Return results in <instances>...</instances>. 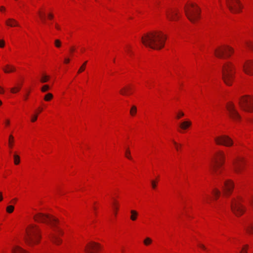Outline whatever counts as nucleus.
Wrapping results in <instances>:
<instances>
[{"label":"nucleus","instance_id":"1","mask_svg":"<svg viewBox=\"0 0 253 253\" xmlns=\"http://www.w3.org/2000/svg\"><path fill=\"white\" fill-rule=\"evenodd\" d=\"M167 37L161 31H152L144 34L141 42L146 47L160 50L165 46Z\"/></svg>","mask_w":253,"mask_h":253},{"label":"nucleus","instance_id":"2","mask_svg":"<svg viewBox=\"0 0 253 253\" xmlns=\"http://www.w3.org/2000/svg\"><path fill=\"white\" fill-rule=\"evenodd\" d=\"M40 239V230L39 227L34 224L29 225L26 229L25 237L26 243L29 246H32L38 243Z\"/></svg>","mask_w":253,"mask_h":253},{"label":"nucleus","instance_id":"3","mask_svg":"<svg viewBox=\"0 0 253 253\" xmlns=\"http://www.w3.org/2000/svg\"><path fill=\"white\" fill-rule=\"evenodd\" d=\"M34 219L36 221L49 224L53 228V230L57 233L61 234L63 233L62 230L57 226L59 220L54 216L39 212L34 215Z\"/></svg>","mask_w":253,"mask_h":253},{"label":"nucleus","instance_id":"4","mask_svg":"<svg viewBox=\"0 0 253 253\" xmlns=\"http://www.w3.org/2000/svg\"><path fill=\"white\" fill-rule=\"evenodd\" d=\"M235 67L231 62L225 63L222 67V77L224 83L231 85L234 79Z\"/></svg>","mask_w":253,"mask_h":253},{"label":"nucleus","instance_id":"5","mask_svg":"<svg viewBox=\"0 0 253 253\" xmlns=\"http://www.w3.org/2000/svg\"><path fill=\"white\" fill-rule=\"evenodd\" d=\"M225 155L222 151L216 152L214 156L213 159V164L211 166L212 172L218 175L221 173L220 168L224 163Z\"/></svg>","mask_w":253,"mask_h":253},{"label":"nucleus","instance_id":"6","mask_svg":"<svg viewBox=\"0 0 253 253\" xmlns=\"http://www.w3.org/2000/svg\"><path fill=\"white\" fill-rule=\"evenodd\" d=\"M184 9L187 17L191 22L195 23L199 19L200 10L198 6L191 3L185 7Z\"/></svg>","mask_w":253,"mask_h":253},{"label":"nucleus","instance_id":"7","mask_svg":"<svg viewBox=\"0 0 253 253\" xmlns=\"http://www.w3.org/2000/svg\"><path fill=\"white\" fill-rule=\"evenodd\" d=\"M230 207L233 213L237 216L242 215L245 211V207L241 204V200L238 198L231 199Z\"/></svg>","mask_w":253,"mask_h":253},{"label":"nucleus","instance_id":"8","mask_svg":"<svg viewBox=\"0 0 253 253\" xmlns=\"http://www.w3.org/2000/svg\"><path fill=\"white\" fill-rule=\"evenodd\" d=\"M239 104L241 108L245 111L252 112L253 111V97L245 95L242 97L239 100Z\"/></svg>","mask_w":253,"mask_h":253},{"label":"nucleus","instance_id":"9","mask_svg":"<svg viewBox=\"0 0 253 253\" xmlns=\"http://www.w3.org/2000/svg\"><path fill=\"white\" fill-rule=\"evenodd\" d=\"M233 52V48L228 45H225L215 49L214 54L217 57L226 58L230 57Z\"/></svg>","mask_w":253,"mask_h":253},{"label":"nucleus","instance_id":"10","mask_svg":"<svg viewBox=\"0 0 253 253\" xmlns=\"http://www.w3.org/2000/svg\"><path fill=\"white\" fill-rule=\"evenodd\" d=\"M214 141L217 145H224L226 147H230L233 145V141L228 136L222 135L214 138Z\"/></svg>","mask_w":253,"mask_h":253},{"label":"nucleus","instance_id":"11","mask_svg":"<svg viewBox=\"0 0 253 253\" xmlns=\"http://www.w3.org/2000/svg\"><path fill=\"white\" fill-rule=\"evenodd\" d=\"M226 4L230 11L234 13L239 12L241 8L239 0H226Z\"/></svg>","mask_w":253,"mask_h":253},{"label":"nucleus","instance_id":"12","mask_svg":"<svg viewBox=\"0 0 253 253\" xmlns=\"http://www.w3.org/2000/svg\"><path fill=\"white\" fill-rule=\"evenodd\" d=\"M226 108L228 111L230 117L232 120L235 121H237L240 120L241 116L236 110L235 105L233 103H228L226 105Z\"/></svg>","mask_w":253,"mask_h":253},{"label":"nucleus","instance_id":"13","mask_svg":"<svg viewBox=\"0 0 253 253\" xmlns=\"http://www.w3.org/2000/svg\"><path fill=\"white\" fill-rule=\"evenodd\" d=\"M244 162L243 160L239 158L233 162V169L237 173H240L243 169Z\"/></svg>","mask_w":253,"mask_h":253},{"label":"nucleus","instance_id":"14","mask_svg":"<svg viewBox=\"0 0 253 253\" xmlns=\"http://www.w3.org/2000/svg\"><path fill=\"white\" fill-rule=\"evenodd\" d=\"M99 248L100 245L99 244L92 242L86 246L84 251L86 253H95Z\"/></svg>","mask_w":253,"mask_h":253},{"label":"nucleus","instance_id":"15","mask_svg":"<svg viewBox=\"0 0 253 253\" xmlns=\"http://www.w3.org/2000/svg\"><path fill=\"white\" fill-rule=\"evenodd\" d=\"M245 73L249 75H253V61L249 60L247 61L243 66Z\"/></svg>","mask_w":253,"mask_h":253},{"label":"nucleus","instance_id":"16","mask_svg":"<svg viewBox=\"0 0 253 253\" xmlns=\"http://www.w3.org/2000/svg\"><path fill=\"white\" fill-rule=\"evenodd\" d=\"M166 15L170 21L176 20L178 18V11L176 9H170L166 11Z\"/></svg>","mask_w":253,"mask_h":253},{"label":"nucleus","instance_id":"17","mask_svg":"<svg viewBox=\"0 0 253 253\" xmlns=\"http://www.w3.org/2000/svg\"><path fill=\"white\" fill-rule=\"evenodd\" d=\"M233 187L234 185L232 181L230 180H227L225 181L224 188L225 194H229L231 193L232 190L233 189Z\"/></svg>","mask_w":253,"mask_h":253},{"label":"nucleus","instance_id":"18","mask_svg":"<svg viewBox=\"0 0 253 253\" xmlns=\"http://www.w3.org/2000/svg\"><path fill=\"white\" fill-rule=\"evenodd\" d=\"M191 125L192 122L190 120H186L180 124L179 127L182 130H186Z\"/></svg>","mask_w":253,"mask_h":253},{"label":"nucleus","instance_id":"19","mask_svg":"<svg viewBox=\"0 0 253 253\" xmlns=\"http://www.w3.org/2000/svg\"><path fill=\"white\" fill-rule=\"evenodd\" d=\"M6 25L12 27L15 26H19L18 22L14 19L9 18L5 21Z\"/></svg>","mask_w":253,"mask_h":253},{"label":"nucleus","instance_id":"20","mask_svg":"<svg viewBox=\"0 0 253 253\" xmlns=\"http://www.w3.org/2000/svg\"><path fill=\"white\" fill-rule=\"evenodd\" d=\"M50 240L53 243L56 245H60L62 242L61 240L58 237L57 235L55 234H53L51 236Z\"/></svg>","mask_w":253,"mask_h":253},{"label":"nucleus","instance_id":"21","mask_svg":"<svg viewBox=\"0 0 253 253\" xmlns=\"http://www.w3.org/2000/svg\"><path fill=\"white\" fill-rule=\"evenodd\" d=\"M12 253H29L20 247L16 246L12 250Z\"/></svg>","mask_w":253,"mask_h":253},{"label":"nucleus","instance_id":"22","mask_svg":"<svg viewBox=\"0 0 253 253\" xmlns=\"http://www.w3.org/2000/svg\"><path fill=\"white\" fill-rule=\"evenodd\" d=\"M130 90L131 88L129 87L125 86L120 90V92L122 95H126L129 94Z\"/></svg>","mask_w":253,"mask_h":253},{"label":"nucleus","instance_id":"23","mask_svg":"<svg viewBox=\"0 0 253 253\" xmlns=\"http://www.w3.org/2000/svg\"><path fill=\"white\" fill-rule=\"evenodd\" d=\"M15 70V68L13 66L9 65H6L5 67L3 68V71L6 73L14 72Z\"/></svg>","mask_w":253,"mask_h":253},{"label":"nucleus","instance_id":"24","mask_svg":"<svg viewBox=\"0 0 253 253\" xmlns=\"http://www.w3.org/2000/svg\"><path fill=\"white\" fill-rule=\"evenodd\" d=\"M130 213V219L132 221H135L136 219L137 215L138 214V212L136 211L131 210Z\"/></svg>","mask_w":253,"mask_h":253},{"label":"nucleus","instance_id":"25","mask_svg":"<svg viewBox=\"0 0 253 253\" xmlns=\"http://www.w3.org/2000/svg\"><path fill=\"white\" fill-rule=\"evenodd\" d=\"M245 229L247 232L249 234L253 233V224L250 223L249 224L245 227Z\"/></svg>","mask_w":253,"mask_h":253},{"label":"nucleus","instance_id":"26","mask_svg":"<svg viewBox=\"0 0 253 253\" xmlns=\"http://www.w3.org/2000/svg\"><path fill=\"white\" fill-rule=\"evenodd\" d=\"M49 77L48 76L43 75L40 79V81L42 83H46L49 80Z\"/></svg>","mask_w":253,"mask_h":253},{"label":"nucleus","instance_id":"27","mask_svg":"<svg viewBox=\"0 0 253 253\" xmlns=\"http://www.w3.org/2000/svg\"><path fill=\"white\" fill-rule=\"evenodd\" d=\"M14 163L15 165H17L20 163V158L19 156L16 154L13 155Z\"/></svg>","mask_w":253,"mask_h":253},{"label":"nucleus","instance_id":"28","mask_svg":"<svg viewBox=\"0 0 253 253\" xmlns=\"http://www.w3.org/2000/svg\"><path fill=\"white\" fill-rule=\"evenodd\" d=\"M53 98V95L51 93H48L45 94L44 97V100L46 101H50Z\"/></svg>","mask_w":253,"mask_h":253},{"label":"nucleus","instance_id":"29","mask_svg":"<svg viewBox=\"0 0 253 253\" xmlns=\"http://www.w3.org/2000/svg\"><path fill=\"white\" fill-rule=\"evenodd\" d=\"M137 112L136 107L134 105L132 106L130 110V114L132 116H134Z\"/></svg>","mask_w":253,"mask_h":253},{"label":"nucleus","instance_id":"30","mask_svg":"<svg viewBox=\"0 0 253 253\" xmlns=\"http://www.w3.org/2000/svg\"><path fill=\"white\" fill-rule=\"evenodd\" d=\"M21 88V86H15L11 88L10 91L13 93H16L18 92Z\"/></svg>","mask_w":253,"mask_h":253},{"label":"nucleus","instance_id":"31","mask_svg":"<svg viewBox=\"0 0 253 253\" xmlns=\"http://www.w3.org/2000/svg\"><path fill=\"white\" fill-rule=\"evenodd\" d=\"M212 194L213 196L215 197V198L216 199L220 195V192L218 189H214L213 190Z\"/></svg>","mask_w":253,"mask_h":253},{"label":"nucleus","instance_id":"32","mask_svg":"<svg viewBox=\"0 0 253 253\" xmlns=\"http://www.w3.org/2000/svg\"><path fill=\"white\" fill-rule=\"evenodd\" d=\"M144 242V244L146 245V246H148L150 244H151V243L152 242V240H151V238H149V237H147L145 238V239L143 241Z\"/></svg>","mask_w":253,"mask_h":253},{"label":"nucleus","instance_id":"33","mask_svg":"<svg viewBox=\"0 0 253 253\" xmlns=\"http://www.w3.org/2000/svg\"><path fill=\"white\" fill-rule=\"evenodd\" d=\"M50 89V87L48 84H45L41 88V91L43 92H45Z\"/></svg>","mask_w":253,"mask_h":253},{"label":"nucleus","instance_id":"34","mask_svg":"<svg viewBox=\"0 0 253 253\" xmlns=\"http://www.w3.org/2000/svg\"><path fill=\"white\" fill-rule=\"evenodd\" d=\"M54 45L56 47L59 48L61 46V42L58 39H56L54 41Z\"/></svg>","mask_w":253,"mask_h":253},{"label":"nucleus","instance_id":"35","mask_svg":"<svg viewBox=\"0 0 253 253\" xmlns=\"http://www.w3.org/2000/svg\"><path fill=\"white\" fill-rule=\"evenodd\" d=\"M125 156L129 160L132 159V158L130 156V152L128 149H127L126 151Z\"/></svg>","mask_w":253,"mask_h":253},{"label":"nucleus","instance_id":"36","mask_svg":"<svg viewBox=\"0 0 253 253\" xmlns=\"http://www.w3.org/2000/svg\"><path fill=\"white\" fill-rule=\"evenodd\" d=\"M14 209V206H13L12 205L8 206L6 208V211L8 213H11L13 212Z\"/></svg>","mask_w":253,"mask_h":253},{"label":"nucleus","instance_id":"37","mask_svg":"<svg viewBox=\"0 0 253 253\" xmlns=\"http://www.w3.org/2000/svg\"><path fill=\"white\" fill-rule=\"evenodd\" d=\"M14 141V137L12 135H10L9 137V146L11 148L12 147V143Z\"/></svg>","mask_w":253,"mask_h":253},{"label":"nucleus","instance_id":"38","mask_svg":"<svg viewBox=\"0 0 253 253\" xmlns=\"http://www.w3.org/2000/svg\"><path fill=\"white\" fill-rule=\"evenodd\" d=\"M87 63V61H85L83 65L80 67L78 71V73H81L82 72L84 71L85 69V67L86 65V64Z\"/></svg>","mask_w":253,"mask_h":253},{"label":"nucleus","instance_id":"39","mask_svg":"<svg viewBox=\"0 0 253 253\" xmlns=\"http://www.w3.org/2000/svg\"><path fill=\"white\" fill-rule=\"evenodd\" d=\"M38 116V113H36V114L33 115L31 118V122H36V120H37Z\"/></svg>","mask_w":253,"mask_h":253},{"label":"nucleus","instance_id":"40","mask_svg":"<svg viewBox=\"0 0 253 253\" xmlns=\"http://www.w3.org/2000/svg\"><path fill=\"white\" fill-rule=\"evenodd\" d=\"M174 145H175V149H176L177 151H179L181 146V144H178L175 141H174V140L172 141Z\"/></svg>","mask_w":253,"mask_h":253},{"label":"nucleus","instance_id":"41","mask_svg":"<svg viewBox=\"0 0 253 253\" xmlns=\"http://www.w3.org/2000/svg\"><path fill=\"white\" fill-rule=\"evenodd\" d=\"M113 208L114 210V213L115 215L117 214V211L118 210V208L117 206V203L116 201H115L114 203L113 204Z\"/></svg>","mask_w":253,"mask_h":253},{"label":"nucleus","instance_id":"42","mask_svg":"<svg viewBox=\"0 0 253 253\" xmlns=\"http://www.w3.org/2000/svg\"><path fill=\"white\" fill-rule=\"evenodd\" d=\"M245 44L249 48H253V45L251 42H249V41H246V42H245Z\"/></svg>","mask_w":253,"mask_h":253},{"label":"nucleus","instance_id":"43","mask_svg":"<svg viewBox=\"0 0 253 253\" xmlns=\"http://www.w3.org/2000/svg\"><path fill=\"white\" fill-rule=\"evenodd\" d=\"M152 187L153 189H155L157 187L156 181L154 180L151 181Z\"/></svg>","mask_w":253,"mask_h":253},{"label":"nucleus","instance_id":"44","mask_svg":"<svg viewBox=\"0 0 253 253\" xmlns=\"http://www.w3.org/2000/svg\"><path fill=\"white\" fill-rule=\"evenodd\" d=\"M184 114L182 112H179L177 115V118L179 119L181 117L184 116Z\"/></svg>","mask_w":253,"mask_h":253},{"label":"nucleus","instance_id":"45","mask_svg":"<svg viewBox=\"0 0 253 253\" xmlns=\"http://www.w3.org/2000/svg\"><path fill=\"white\" fill-rule=\"evenodd\" d=\"M248 248V245L245 246L242 249V252L240 253H247V249Z\"/></svg>","mask_w":253,"mask_h":253},{"label":"nucleus","instance_id":"46","mask_svg":"<svg viewBox=\"0 0 253 253\" xmlns=\"http://www.w3.org/2000/svg\"><path fill=\"white\" fill-rule=\"evenodd\" d=\"M39 14L40 15V18H41L42 20V22L43 23H45V18L43 16V15H42L40 11L39 12Z\"/></svg>","mask_w":253,"mask_h":253},{"label":"nucleus","instance_id":"47","mask_svg":"<svg viewBox=\"0 0 253 253\" xmlns=\"http://www.w3.org/2000/svg\"><path fill=\"white\" fill-rule=\"evenodd\" d=\"M4 46V41L3 40H0V47H3Z\"/></svg>","mask_w":253,"mask_h":253},{"label":"nucleus","instance_id":"48","mask_svg":"<svg viewBox=\"0 0 253 253\" xmlns=\"http://www.w3.org/2000/svg\"><path fill=\"white\" fill-rule=\"evenodd\" d=\"M199 246L200 248H201V249L204 250H206V248L205 247V246L203 245V244H199Z\"/></svg>","mask_w":253,"mask_h":253},{"label":"nucleus","instance_id":"49","mask_svg":"<svg viewBox=\"0 0 253 253\" xmlns=\"http://www.w3.org/2000/svg\"><path fill=\"white\" fill-rule=\"evenodd\" d=\"M48 18L50 19H51L53 17V15L52 14H51V13H49L48 15Z\"/></svg>","mask_w":253,"mask_h":253},{"label":"nucleus","instance_id":"50","mask_svg":"<svg viewBox=\"0 0 253 253\" xmlns=\"http://www.w3.org/2000/svg\"><path fill=\"white\" fill-rule=\"evenodd\" d=\"M3 200L2 193L1 192H0V202L2 201Z\"/></svg>","mask_w":253,"mask_h":253},{"label":"nucleus","instance_id":"51","mask_svg":"<svg viewBox=\"0 0 253 253\" xmlns=\"http://www.w3.org/2000/svg\"><path fill=\"white\" fill-rule=\"evenodd\" d=\"M70 62V59L69 58H65L64 60V62L65 63H68Z\"/></svg>","mask_w":253,"mask_h":253},{"label":"nucleus","instance_id":"52","mask_svg":"<svg viewBox=\"0 0 253 253\" xmlns=\"http://www.w3.org/2000/svg\"><path fill=\"white\" fill-rule=\"evenodd\" d=\"M5 10V7L3 6L0 7V11H2Z\"/></svg>","mask_w":253,"mask_h":253},{"label":"nucleus","instance_id":"53","mask_svg":"<svg viewBox=\"0 0 253 253\" xmlns=\"http://www.w3.org/2000/svg\"><path fill=\"white\" fill-rule=\"evenodd\" d=\"M55 28H56L57 30H60V26H59L58 24H55Z\"/></svg>","mask_w":253,"mask_h":253},{"label":"nucleus","instance_id":"54","mask_svg":"<svg viewBox=\"0 0 253 253\" xmlns=\"http://www.w3.org/2000/svg\"><path fill=\"white\" fill-rule=\"evenodd\" d=\"M29 91L27 93V94L25 95V99L26 100L28 98V96L29 95Z\"/></svg>","mask_w":253,"mask_h":253},{"label":"nucleus","instance_id":"55","mask_svg":"<svg viewBox=\"0 0 253 253\" xmlns=\"http://www.w3.org/2000/svg\"><path fill=\"white\" fill-rule=\"evenodd\" d=\"M16 201H17V199H16V198H14V199H13L11 201V203H15V202H16Z\"/></svg>","mask_w":253,"mask_h":253},{"label":"nucleus","instance_id":"56","mask_svg":"<svg viewBox=\"0 0 253 253\" xmlns=\"http://www.w3.org/2000/svg\"><path fill=\"white\" fill-rule=\"evenodd\" d=\"M3 88H1L0 86V93H3Z\"/></svg>","mask_w":253,"mask_h":253},{"label":"nucleus","instance_id":"57","mask_svg":"<svg viewBox=\"0 0 253 253\" xmlns=\"http://www.w3.org/2000/svg\"><path fill=\"white\" fill-rule=\"evenodd\" d=\"M6 125H8L9 124V121L7 120L5 122Z\"/></svg>","mask_w":253,"mask_h":253},{"label":"nucleus","instance_id":"58","mask_svg":"<svg viewBox=\"0 0 253 253\" xmlns=\"http://www.w3.org/2000/svg\"><path fill=\"white\" fill-rule=\"evenodd\" d=\"M74 50L75 49H74V47H71V49H70V51L71 52H73L74 51Z\"/></svg>","mask_w":253,"mask_h":253},{"label":"nucleus","instance_id":"59","mask_svg":"<svg viewBox=\"0 0 253 253\" xmlns=\"http://www.w3.org/2000/svg\"><path fill=\"white\" fill-rule=\"evenodd\" d=\"M127 47H128V49L126 50V51L129 52H130V50L128 49V48H129V46H127Z\"/></svg>","mask_w":253,"mask_h":253},{"label":"nucleus","instance_id":"60","mask_svg":"<svg viewBox=\"0 0 253 253\" xmlns=\"http://www.w3.org/2000/svg\"><path fill=\"white\" fill-rule=\"evenodd\" d=\"M249 121H250V122H251V123H253V119H250V120H249Z\"/></svg>","mask_w":253,"mask_h":253},{"label":"nucleus","instance_id":"61","mask_svg":"<svg viewBox=\"0 0 253 253\" xmlns=\"http://www.w3.org/2000/svg\"><path fill=\"white\" fill-rule=\"evenodd\" d=\"M2 102L0 100V105L1 104Z\"/></svg>","mask_w":253,"mask_h":253},{"label":"nucleus","instance_id":"62","mask_svg":"<svg viewBox=\"0 0 253 253\" xmlns=\"http://www.w3.org/2000/svg\"><path fill=\"white\" fill-rule=\"evenodd\" d=\"M40 112L42 111V109H40Z\"/></svg>","mask_w":253,"mask_h":253},{"label":"nucleus","instance_id":"63","mask_svg":"<svg viewBox=\"0 0 253 253\" xmlns=\"http://www.w3.org/2000/svg\"><path fill=\"white\" fill-rule=\"evenodd\" d=\"M40 112L42 111V109H40Z\"/></svg>","mask_w":253,"mask_h":253}]
</instances>
